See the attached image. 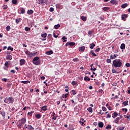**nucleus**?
Instances as JSON below:
<instances>
[{
	"instance_id": "obj_33",
	"label": "nucleus",
	"mask_w": 130,
	"mask_h": 130,
	"mask_svg": "<svg viewBox=\"0 0 130 130\" xmlns=\"http://www.w3.org/2000/svg\"><path fill=\"white\" fill-rule=\"evenodd\" d=\"M74 45H76V43L73 42H70V46L71 47L74 46Z\"/></svg>"
},
{
	"instance_id": "obj_26",
	"label": "nucleus",
	"mask_w": 130,
	"mask_h": 130,
	"mask_svg": "<svg viewBox=\"0 0 130 130\" xmlns=\"http://www.w3.org/2000/svg\"><path fill=\"white\" fill-rule=\"evenodd\" d=\"M71 94H72V95H76V94H77V92H76V91L75 90H72L70 91Z\"/></svg>"
},
{
	"instance_id": "obj_63",
	"label": "nucleus",
	"mask_w": 130,
	"mask_h": 130,
	"mask_svg": "<svg viewBox=\"0 0 130 130\" xmlns=\"http://www.w3.org/2000/svg\"><path fill=\"white\" fill-rule=\"evenodd\" d=\"M79 122L80 123H81V122H84V118H82L79 121Z\"/></svg>"
},
{
	"instance_id": "obj_62",
	"label": "nucleus",
	"mask_w": 130,
	"mask_h": 130,
	"mask_svg": "<svg viewBox=\"0 0 130 130\" xmlns=\"http://www.w3.org/2000/svg\"><path fill=\"white\" fill-rule=\"evenodd\" d=\"M8 64H9V63L8 62H6L5 63V66L7 68H9V66H8Z\"/></svg>"
},
{
	"instance_id": "obj_8",
	"label": "nucleus",
	"mask_w": 130,
	"mask_h": 130,
	"mask_svg": "<svg viewBox=\"0 0 130 130\" xmlns=\"http://www.w3.org/2000/svg\"><path fill=\"white\" fill-rule=\"evenodd\" d=\"M25 53L27 54V55H28V56H29V57H32V53H31L30 51H26L25 52Z\"/></svg>"
},
{
	"instance_id": "obj_47",
	"label": "nucleus",
	"mask_w": 130,
	"mask_h": 130,
	"mask_svg": "<svg viewBox=\"0 0 130 130\" xmlns=\"http://www.w3.org/2000/svg\"><path fill=\"white\" fill-rule=\"evenodd\" d=\"M25 30L26 31H30V27H25Z\"/></svg>"
},
{
	"instance_id": "obj_56",
	"label": "nucleus",
	"mask_w": 130,
	"mask_h": 130,
	"mask_svg": "<svg viewBox=\"0 0 130 130\" xmlns=\"http://www.w3.org/2000/svg\"><path fill=\"white\" fill-rule=\"evenodd\" d=\"M56 8H57V9H60V5L56 4Z\"/></svg>"
},
{
	"instance_id": "obj_17",
	"label": "nucleus",
	"mask_w": 130,
	"mask_h": 130,
	"mask_svg": "<svg viewBox=\"0 0 130 130\" xmlns=\"http://www.w3.org/2000/svg\"><path fill=\"white\" fill-rule=\"evenodd\" d=\"M53 53V51L52 50H50L49 51L46 52V54L47 55H50L51 54H52Z\"/></svg>"
},
{
	"instance_id": "obj_15",
	"label": "nucleus",
	"mask_w": 130,
	"mask_h": 130,
	"mask_svg": "<svg viewBox=\"0 0 130 130\" xmlns=\"http://www.w3.org/2000/svg\"><path fill=\"white\" fill-rule=\"evenodd\" d=\"M127 17H128V15L127 14H122V20H125V18H127Z\"/></svg>"
},
{
	"instance_id": "obj_10",
	"label": "nucleus",
	"mask_w": 130,
	"mask_h": 130,
	"mask_svg": "<svg viewBox=\"0 0 130 130\" xmlns=\"http://www.w3.org/2000/svg\"><path fill=\"white\" fill-rule=\"evenodd\" d=\"M110 3L112 4V5H117V4H118V2L116 0H111Z\"/></svg>"
},
{
	"instance_id": "obj_30",
	"label": "nucleus",
	"mask_w": 130,
	"mask_h": 130,
	"mask_svg": "<svg viewBox=\"0 0 130 130\" xmlns=\"http://www.w3.org/2000/svg\"><path fill=\"white\" fill-rule=\"evenodd\" d=\"M94 47H95V44H94V43L90 44V49H93V48H94Z\"/></svg>"
},
{
	"instance_id": "obj_20",
	"label": "nucleus",
	"mask_w": 130,
	"mask_h": 130,
	"mask_svg": "<svg viewBox=\"0 0 130 130\" xmlns=\"http://www.w3.org/2000/svg\"><path fill=\"white\" fill-rule=\"evenodd\" d=\"M34 13V11H33L32 10H29L27 11V14L28 15H32Z\"/></svg>"
},
{
	"instance_id": "obj_18",
	"label": "nucleus",
	"mask_w": 130,
	"mask_h": 130,
	"mask_svg": "<svg viewBox=\"0 0 130 130\" xmlns=\"http://www.w3.org/2000/svg\"><path fill=\"white\" fill-rule=\"evenodd\" d=\"M98 125H99V127H101V128H102V127H103V126H104V124L102 122H100L98 124Z\"/></svg>"
},
{
	"instance_id": "obj_29",
	"label": "nucleus",
	"mask_w": 130,
	"mask_h": 130,
	"mask_svg": "<svg viewBox=\"0 0 130 130\" xmlns=\"http://www.w3.org/2000/svg\"><path fill=\"white\" fill-rule=\"evenodd\" d=\"M87 110L89 112H91V113L93 112V108H92V107L88 108Z\"/></svg>"
},
{
	"instance_id": "obj_2",
	"label": "nucleus",
	"mask_w": 130,
	"mask_h": 130,
	"mask_svg": "<svg viewBox=\"0 0 130 130\" xmlns=\"http://www.w3.org/2000/svg\"><path fill=\"white\" fill-rule=\"evenodd\" d=\"M4 102L7 104H12L14 103V98H13L12 96L9 98H6L4 100Z\"/></svg>"
},
{
	"instance_id": "obj_34",
	"label": "nucleus",
	"mask_w": 130,
	"mask_h": 130,
	"mask_svg": "<svg viewBox=\"0 0 130 130\" xmlns=\"http://www.w3.org/2000/svg\"><path fill=\"white\" fill-rule=\"evenodd\" d=\"M7 49L8 50H11V51H13V50H14V48L11 46H9Z\"/></svg>"
},
{
	"instance_id": "obj_38",
	"label": "nucleus",
	"mask_w": 130,
	"mask_h": 130,
	"mask_svg": "<svg viewBox=\"0 0 130 130\" xmlns=\"http://www.w3.org/2000/svg\"><path fill=\"white\" fill-rule=\"evenodd\" d=\"M17 0H12V3L13 5H17Z\"/></svg>"
},
{
	"instance_id": "obj_43",
	"label": "nucleus",
	"mask_w": 130,
	"mask_h": 130,
	"mask_svg": "<svg viewBox=\"0 0 130 130\" xmlns=\"http://www.w3.org/2000/svg\"><path fill=\"white\" fill-rule=\"evenodd\" d=\"M73 61H74L75 62H77V61H79V59L78 58H75L73 59Z\"/></svg>"
},
{
	"instance_id": "obj_12",
	"label": "nucleus",
	"mask_w": 130,
	"mask_h": 130,
	"mask_svg": "<svg viewBox=\"0 0 130 130\" xmlns=\"http://www.w3.org/2000/svg\"><path fill=\"white\" fill-rule=\"evenodd\" d=\"M23 64H25V59H21L20 60V65L23 66Z\"/></svg>"
},
{
	"instance_id": "obj_54",
	"label": "nucleus",
	"mask_w": 130,
	"mask_h": 130,
	"mask_svg": "<svg viewBox=\"0 0 130 130\" xmlns=\"http://www.w3.org/2000/svg\"><path fill=\"white\" fill-rule=\"evenodd\" d=\"M110 117H111V114H108L106 118H110Z\"/></svg>"
},
{
	"instance_id": "obj_51",
	"label": "nucleus",
	"mask_w": 130,
	"mask_h": 130,
	"mask_svg": "<svg viewBox=\"0 0 130 130\" xmlns=\"http://www.w3.org/2000/svg\"><path fill=\"white\" fill-rule=\"evenodd\" d=\"M102 110L104 111H106V110H107V109H106V107H102Z\"/></svg>"
},
{
	"instance_id": "obj_19",
	"label": "nucleus",
	"mask_w": 130,
	"mask_h": 130,
	"mask_svg": "<svg viewBox=\"0 0 130 130\" xmlns=\"http://www.w3.org/2000/svg\"><path fill=\"white\" fill-rule=\"evenodd\" d=\"M0 113L2 115L3 117H4V118L6 117V112L5 111H1Z\"/></svg>"
},
{
	"instance_id": "obj_32",
	"label": "nucleus",
	"mask_w": 130,
	"mask_h": 130,
	"mask_svg": "<svg viewBox=\"0 0 130 130\" xmlns=\"http://www.w3.org/2000/svg\"><path fill=\"white\" fill-rule=\"evenodd\" d=\"M15 22H16V24H19V23H20V22H21V19L20 18L16 19L15 20Z\"/></svg>"
},
{
	"instance_id": "obj_45",
	"label": "nucleus",
	"mask_w": 130,
	"mask_h": 130,
	"mask_svg": "<svg viewBox=\"0 0 130 130\" xmlns=\"http://www.w3.org/2000/svg\"><path fill=\"white\" fill-rule=\"evenodd\" d=\"M113 115L114 116V117H117V116L118 115V114H117V113L115 112H114Z\"/></svg>"
},
{
	"instance_id": "obj_35",
	"label": "nucleus",
	"mask_w": 130,
	"mask_h": 130,
	"mask_svg": "<svg viewBox=\"0 0 130 130\" xmlns=\"http://www.w3.org/2000/svg\"><path fill=\"white\" fill-rule=\"evenodd\" d=\"M39 57L37 56V57H35L33 59L32 61H39Z\"/></svg>"
},
{
	"instance_id": "obj_58",
	"label": "nucleus",
	"mask_w": 130,
	"mask_h": 130,
	"mask_svg": "<svg viewBox=\"0 0 130 130\" xmlns=\"http://www.w3.org/2000/svg\"><path fill=\"white\" fill-rule=\"evenodd\" d=\"M50 12H53L54 11V8L51 7L49 10Z\"/></svg>"
},
{
	"instance_id": "obj_42",
	"label": "nucleus",
	"mask_w": 130,
	"mask_h": 130,
	"mask_svg": "<svg viewBox=\"0 0 130 130\" xmlns=\"http://www.w3.org/2000/svg\"><path fill=\"white\" fill-rule=\"evenodd\" d=\"M6 30L7 31H10V30H11V26H10L9 25L7 26L6 27Z\"/></svg>"
},
{
	"instance_id": "obj_36",
	"label": "nucleus",
	"mask_w": 130,
	"mask_h": 130,
	"mask_svg": "<svg viewBox=\"0 0 130 130\" xmlns=\"http://www.w3.org/2000/svg\"><path fill=\"white\" fill-rule=\"evenodd\" d=\"M61 39L63 40V42H67V37L65 36L62 37Z\"/></svg>"
},
{
	"instance_id": "obj_28",
	"label": "nucleus",
	"mask_w": 130,
	"mask_h": 130,
	"mask_svg": "<svg viewBox=\"0 0 130 130\" xmlns=\"http://www.w3.org/2000/svg\"><path fill=\"white\" fill-rule=\"evenodd\" d=\"M36 117L39 119V118H41V114H37L35 115Z\"/></svg>"
},
{
	"instance_id": "obj_53",
	"label": "nucleus",
	"mask_w": 130,
	"mask_h": 130,
	"mask_svg": "<svg viewBox=\"0 0 130 130\" xmlns=\"http://www.w3.org/2000/svg\"><path fill=\"white\" fill-rule=\"evenodd\" d=\"M88 35H92L93 34V31L89 30L88 32Z\"/></svg>"
},
{
	"instance_id": "obj_16",
	"label": "nucleus",
	"mask_w": 130,
	"mask_h": 130,
	"mask_svg": "<svg viewBox=\"0 0 130 130\" xmlns=\"http://www.w3.org/2000/svg\"><path fill=\"white\" fill-rule=\"evenodd\" d=\"M32 62L36 66H39L40 64V61H32Z\"/></svg>"
},
{
	"instance_id": "obj_31",
	"label": "nucleus",
	"mask_w": 130,
	"mask_h": 130,
	"mask_svg": "<svg viewBox=\"0 0 130 130\" xmlns=\"http://www.w3.org/2000/svg\"><path fill=\"white\" fill-rule=\"evenodd\" d=\"M59 27H60V24H59L55 25V26H54L55 29H58L59 28Z\"/></svg>"
},
{
	"instance_id": "obj_57",
	"label": "nucleus",
	"mask_w": 130,
	"mask_h": 130,
	"mask_svg": "<svg viewBox=\"0 0 130 130\" xmlns=\"http://www.w3.org/2000/svg\"><path fill=\"white\" fill-rule=\"evenodd\" d=\"M122 111H125V112H127V109H126V108H122Z\"/></svg>"
},
{
	"instance_id": "obj_13",
	"label": "nucleus",
	"mask_w": 130,
	"mask_h": 130,
	"mask_svg": "<svg viewBox=\"0 0 130 130\" xmlns=\"http://www.w3.org/2000/svg\"><path fill=\"white\" fill-rule=\"evenodd\" d=\"M119 120H120V118L119 117H117L114 121V122H115V123H116L117 124H118V123L119 122Z\"/></svg>"
},
{
	"instance_id": "obj_9",
	"label": "nucleus",
	"mask_w": 130,
	"mask_h": 130,
	"mask_svg": "<svg viewBox=\"0 0 130 130\" xmlns=\"http://www.w3.org/2000/svg\"><path fill=\"white\" fill-rule=\"evenodd\" d=\"M12 58H13V56H12L11 55H7L6 56V59H8V60H12Z\"/></svg>"
},
{
	"instance_id": "obj_37",
	"label": "nucleus",
	"mask_w": 130,
	"mask_h": 130,
	"mask_svg": "<svg viewBox=\"0 0 130 130\" xmlns=\"http://www.w3.org/2000/svg\"><path fill=\"white\" fill-rule=\"evenodd\" d=\"M112 127H111V125H108L106 126V129H111Z\"/></svg>"
},
{
	"instance_id": "obj_46",
	"label": "nucleus",
	"mask_w": 130,
	"mask_h": 130,
	"mask_svg": "<svg viewBox=\"0 0 130 130\" xmlns=\"http://www.w3.org/2000/svg\"><path fill=\"white\" fill-rule=\"evenodd\" d=\"M117 129L123 130V129H124V126H123V127H118Z\"/></svg>"
},
{
	"instance_id": "obj_61",
	"label": "nucleus",
	"mask_w": 130,
	"mask_h": 130,
	"mask_svg": "<svg viewBox=\"0 0 130 130\" xmlns=\"http://www.w3.org/2000/svg\"><path fill=\"white\" fill-rule=\"evenodd\" d=\"M65 88H66L65 89L66 92H69V87L68 86H66Z\"/></svg>"
},
{
	"instance_id": "obj_55",
	"label": "nucleus",
	"mask_w": 130,
	"mask_h": 130,
	"mask_svg": "<svg viewBox=\"0 0 130 130\" xmlns=\"http://www.w3.org/2000/svg\"><path fill=\"white\" fill-rule=\"evenodd\" d=\"M107 62L108 63H110V62H111V59H107Z\"/></svg>"
},
{
	"instance_id": "obj_21",
	"label": "nucleus",
	"mask_w": 130,
	"mask_h": 130,
	"mask_svg": "<svg viewBox=\"0 0 130 130\" xmlns=\"http://www.w3.org/2000/svg\"><path fill=\"white\" fill-rule=\"evenodd\" d=\"M127 3H125L124 4H122L121 5V8L122 9H125V8H126V7H127Z\"/></svg>"
},
{
	"instance_id": "obj_1",
	"label": "nucleus",
	"mask_w": 130,
	"mask_h": 130,
	"mask_svg": "<svg viewBox=\"0 0 130 130\" xmlns=\"http://www.w3.org/2000/svg\"><path fill=\"white\" fill-rule=\"evenodd\" d=\"M113 66L115 68H120L122 66V63L120 59H115L113 61Z\"/></svg>"
},
{
	"instance_id": "obj_64",
	"label": "nucleus",
	"mask_w": 130,
	"mask_h": 130,
	"mask_svg": "<svg viewBox=\"0 0 130 130\" xmlns=\"http://www.w3.org/2000/svg\"><path fill=\"white\" fill-rule=\"evenodd\" d=\"M11 73H12V74H15L16 73V71L14 70H11Z\"/></svg>"
},
{
	"instance_id": "obj_4",
	"label": "nucleus",
	"mask_w": 130,
	"mask_h": 130,
	"mask_svg": "<svg viewBox=\"0 0 130 130\" xmlns=\"http://www.w3.org/2000/svg\"><path fill=\"white\" fill-rule=\"evenodd\" d=\"M24 128H27L28 130H35V129L34 127L32 126L31 125H27L26 124H25Z\"/></svg>"
},
{
	"instance_id": "obj_6",
	"label": "nucleus",
	"mask_w": 130,
	"mask_h": 130,
	"mask_svg": "<svg viewBox=\"0 0 130 130\" xmlns=\"http://www.w3.org/2000/svg\"><path fill=\"white\" fill-rule=\"evenodd\" d=\"M85 48H86V47L85 46L79 47L78 48L79 51L80 52H84L85 51Z\"/></svg>"
},
{
	"instance_id": "obj_60",
	"label": "nucleus",
	"mask_w": 130,
	"mask_h": 130,
	"mask_svg": "<svg viewBox=\"0 0 130 130\" xmlns=\"http://www.w3.org/2000/svg\"><path fill=\"white\" fill-rule=\"evenodd\" d=\"M125 66L127 67V68H129L130 67V63H126L125 64Z\"/></svg>"
},
{
	"instance_id": "obj_44",
	"label": "nucleus",
	"mask_w": 130,
	"mask_h": 130,
	"mask_svg": "<svg viewBox=\"0 0 130 130\" xmlns=\"http://www.w3.org/2000/svg\"><path fill=\"white\" fill-rule=\"evenodd\" d=\"M91 53L93 55V56H97V55L94 53V51L93 50L91 51Z\"/></svg>"
},
{
	"instance_id": "obj_52",
	"label": "nucleus",
	"mask_w": 130,
	"mask_h": 130,
	"mask_svg": "<svg viewBox=\"0 0 130 130\" xmlns=\"http://www.w3.org/2000/svg\"><path fill=\"white\" fill-rule=\"evenodd\" d=\"M95 52H99L100 51V48H98L95 50Z\"/></svg>"
},
{
	"instance_id": "obj_14",
	"label": "nucleus",
	"mask_w": 130,
	"mask_h": 130,
	"mask_svg": "<svg viewBox=\"0 0 130 130\" xmlns=\"http://www.w3.org/2000/svg\"><path fill=\"white\" fill-rule=\"evenodd\" d=\"M42 111H46L47 110V106H44L41 108Z\"/></svg>"
},
{
	"instance_id": "obj_49",
	"label": "nucleus",
	"mask_w": 130,
	"mask_h": 130,
	"mask_svg": "<svg viewBox=\"0 0 130 130\" xmlns=\"http://www.w3.org/2000/svg\"><path fill=\"white\" fill-rule=\"evenodd\" d=\"M112 73H113V74H114V73H116V74H117V71H116V70H115V69H112Z\"/></svg>"
},
{
	"instance_id": "obj_24",
	"label": "nucleus",
	"mask_w": 130,
	"mask_h": 130,
	"mask_svg": "<svg viewBox=\"0 0 130 130\" xmlns=\"http://www.w3.org/2000/svg\"><path fill=\"white\" fill-rule=\"evenodd\" d=\"M122 104H123L124 106H127V105H128V101H124L122 103Z\"/></svg>"
},
{
	"instance_id": "obj_23",
	"label": "nucleus",
	"mask_w": 130,
	"mask_h": 130,
	"mask_svg": "<svg viewBox=\"0 0 130 130\" xmlns=\"http://www.w3.org/2000/svg\"><path fill=\"white\" fill-rule=\"evenodd\" d=\"M91 79L89 78L88 76H85L84 77V81H88V82H90Z\"/></svg>"
},
{
	"instance_id": "obj_3",
	"label": "nucleus",
	"mask_w": 130,
	"mask_h": 130,
	"mask_svg": "<svg viewBox=\"0 0 130 130\" xmlns=\"http://www.w3.org/2000/svg\"><path fill=\"white\" fill-rule=\"evenodd\" d=\"M19 124L18 125V127L19 128H21L22 126H23V124H25L26 123V119L25 118H22L21 119L18 121Z\"/></svg>"
},
{
	"instance_id": "obj_27",
	"label": "nucleus",
	"mask_w": 130,
	"mask_h": 130,
	"mask_svg": "<svg viewBox=\"0 0 130 130\" xmlns=\"http://www.w3.org/2000/svg\"><path fill=\"white\" fill-rule=\"evenodd\" d=\"M22 84H29L30 83V81L26 80V81H21Z\"/></svg>"
},
{
	"instance_id": "obj_48",
	"label": "nucleus",
	"mask_w": 130,
	"mask_h": 130,
	"mask_svg": "<svg viewBox=\"0 0 130 130\" xmlns=\"http://www.w3.org/2000/svg\"><path fill=\"white\" fill-rule=\"evenodd\" d=\"M68 95H69V92H68V93L65 94L64 95L63 94V98H67L68 97Z\"/></svg>"
},
{
	"instance_id": "obj_39",
	"label": "nucleus",
	"mask_w": 130,
	"mask_h": 130,
	"mask_svg": "<svg viewBox=\"0 0 130 130\" xmlns=\"http://www.w3.org/2000/svg\"><path fill=\"white\" fill-rule=\"evenodd\" d=\"M109 7H104L103 10L105 11V12H106V11H108L109 10Z\"/></svg>"
},
{
	"instance_id": "obj_59",
	"label": "nucleus",
	"mask_w": 130,
	"mask_h": 130,
	"mask_svg": "<svg viewBox=\"0 0 130 130\" xmlns=\"http://www.w3.org/2000/svg\"><path fill=\"white\" fill-rule=\"evenodd\" d=\"M32 56H35V55H36V54H37V52H33L32 53Z\"/></svg>"
},
{
	"instance_id": "obj_25",
	"label": "nucleus",
	"mask_w": 130,
	"mask_h": 130,
	"mask_svg": "<svg viewBox=\"0 0 130 130\" xmlns=\"http://www.w3.org/2000/svg\"><path fill=\"white\" fill-rule=\"evenodd\" d=\"M121 49H125V44H121V46H120Z\"/></svg>"
},
{
	"instance_id": "obj_7",
	"label": "nucleus",
	"mask_w": 130,
	"mask_h": 130,
	"mask_svg": "<svg viewBox=\"0 0 130 130\" xmlns=\"http://www.w3.org/2000/svg\"><path fill=\"white\" fill-rule=\"evenodd\" d=\"M18 13L19 14H25V9L23 8H20V9L18 10Z\"/></svg>"
},
{
	"instance_id": "obj_50",
	"label": "nucleus",
	"mask_w": 130,
	"mask_h": 130,
	"mask_svg": "<svg viewBox=\"0 0 130 130\" xmlns=\"http://www.w3.org/2000/svg\"><path fill=\"white\" fill-rule=\"evenodd\" d=\"M7 88H8L9 89H11V84H10V83H7Z\"/></svg>"
},
{
	"instance_id": "obj_40",
	"label": "nucleus",
	"mask_w": 130,
	"mask_h": 130,
	"mask_svg": "<svg viewBox=\"0 0 130 130\" xmlns=\"http://www.w3.org/2000/svg\"><path fill=\"white\" fill-rule=\"evenodd\" d=\"M43 3H44V0H39V4L40 5H42V4H43Z\"/></svg>"
},
{
	"instance_id": "obj_41",
	"label": "nucleus",
	"mask_w": 130,
	"mask_h": 130,
	"mask_svg": "<svg viewBox=\"0 0 130 130\" xmlns=\"http://www.w3.org/2000/svg\"><path fill=\"white\" fill-rule=\"evenodd\" d=\"M71 84L73 86H75V85H77V81H73L72 82Z\"/></svg>"
},
{
	"instance_id": "obj_5",
	"label": "nucleus",
	"mask_w": 130,
	"mask_h": 130,
	"mask_svg": "<svg viewBox=\"0 0 130 130\" xmlns=\"http://www.w3.org/2000/svg\"><path fill=\"white\" fill-rule=\"evenodd\" d=\"M47 36V34L46 32H45L44 34H41V37H43V39H42V41H45L46 40V37Z\"/></svg>"
},
{
	"instance_id": "obj_11",
	"label": "nucleus",
	"mask_w": 130,
	"mask_h": 130,
	"mask_svg": "<svg viewBox=\"0 0 130 130\" xmlns=\"http://www.w3.org/2000/svg\"><path fill=\"white\" fill-rule=\"evenodd\" d=\"M117 56H118V55L114 54V55H111L110 56V58L111 59H114L115 58H116V57H117Z\"/></svg>"
},
{
	"instance_id": "obj_22",
	"label": "nucleus",
	"mask_w": 130,
	"mask_h": 130,
	"mask_svg": "<svg viewBox=\"0 0 130 130\" xmlns=\"http://www.w3.org/2000/svg\"><path fill=\"white\" fill-rule=\"evenodd\" d=\"M81 18L83 22H86V21H87V17L81 16Z\"/></svg>"
}]
</instances>
